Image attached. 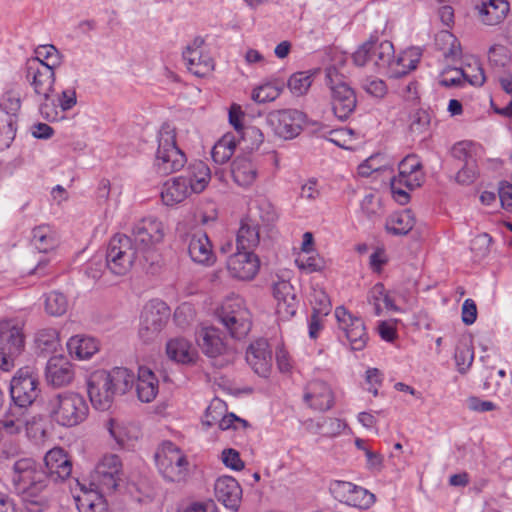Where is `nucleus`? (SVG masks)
Segmentation results:
<instances>
[{"mask_svg": "<svg viewBox=\"0 0 512 512\" xmlns=\"http://www.w3.org/2000/svg\"><path fill=\"white\" fill-rule=\"evenodd\" d=\"M395 51L392 42L384 40L378 42L371 37L368 41L364 42L353 53L352 58L355 65L363 67L372 63L378 69H388L391 77H401L416 68V60L410 61L408 68H398L406 56H398L395 58Z\"/></svg>", "mask_w": 512, "mask_h": 512, "instance_id": "obj_4", "label": "nucleus"}, {"mask_svg": "<svg viewBox=\"0 0 512 512\" xmlns=\"http://www.w3.org/2000/svg\"><path fill=\"white\" fill-rule=\"evenodd\" d=\"M509 9L507 0L483 1L479 7V17L485 25H498L506 18Z\"/></svg>", "mask_w": 512, "mask_h": 512, "instance_id": "obj_32", "label": "nucleus"}, {"mask_svg": "<svg viewBox=\"0 0 512 512\" xmlns=\"http://www.w3.org/2000/svg\"><path fill=\"white\" fill-rule=\"evenodd\" d=\"M32 243L39 252H48L58 244L56 232L49 225H39L32 230Z\"/></svg>", "mask_w": 512, "mask_h": 512, "instance_id": "obj_40", "label": "nucleus"}, {"mask_svg": "<svg viewBox=\"0 0 512 512\" xmlns=\"http://www.w3.org/2000/svg\"><path fill=\"white\" fill-rule=\"evenodd\" d=\"M335 317L338 327L344 335L355 329L356 321H363L360 317L351 314L344 306H339L335 309Z\"/></svg>", "mask_w": 512, "mask_h": 512, "instance_id": "obj_49", "label": "nucleus"}, {"mask_svg": "<svg viewBox=\"0 0 512 512\" xmlns=\"http://www.w3.org/2000/svg\"><path fill=\"white\" fill-rule=\"evenodd\" d=\"M273 295L277 301L276 312L280 319L289 320L296 314L298 300L294 287L288 281H279L273 286Z\"/></svg>", "mask_w": 512, "mask_h": 512, "instance_id": "obj_23", "label": "nucleus"}, {"mask_svg": "<svg viewBox=\"0 0 512 512\" xmlns=\"http://www.w3.org/2000/svg\"><path fill=\"white\" fill-rule=\"evenodd\" d=\"M281 92V88L272 83H266L253 90L252 99L257 103L271 102L278 98Z\"/></svg>", "mask_w": 512, "mask_h": 512, "instance_id": "obj_48", "label": "nucleus"}, {"mask_svg": "<svg viewBox=\"0 0 512 512\" xmlns=\"http://www.w3.org/2000/svg\"><path fill=\"white\" fill-rule=\"evenodd\" d=\"M20 94L9 90L0 99V150L10 147L16 136Z\"/></svg>", "mask_w": 512, "mask_h": 512, "instance_id": "obj_14", "label": "nucleus"}, {"mask_svg": "<svg viewBox=\"0 0 512 512\" xmlns=\"http://www.w3.org/2000/svg\"><path fill=\"white\" fill-rule=\"evenodd\" d=\"M268 348L267 340L258 339L251 343L246 351L247 363L255 373L263 377L268 375L271 368L272 356Z\"/></svg>", "mask_w": 512, "mask_h": 512, "instance_id": "obj_26", "label": "nucleus"}, {"mask_svg": "<svg viewBox=\"0 0 512 512\" xmlns=\"http://www.w3.org/2000/svg\"><path fill=\"white\" fill-rule=\"evenodd\" d=\"M30 418L31 413L9 405L0 419V434L8 436L20 434L29 424Z\"/></svg>", "mask_w": 512, "mask_h": 512, "instance_id": "obj_29", "label": "nucleus"}, {"mask_svg": "<svg viewBox=\"0 0 512 512\" xmlns=\"http://www.w3.org/2000/svg\"><path fill=\"white\" fill-rule=\"evenodd\" d=\"M421 168L422 165L418 157L416 155H408L399 163V173L392 179H396L400 182V185H405L409 190H413L420 187L424 180Z\"/></svg>", "mask_w": 512, "mask_h": 512, "instance_id": "obj_27", "label": "nucleus"}, {"mask_svg": "<svg viewBox=\"0 0 512 512\" xmlns=\"http://www.w3.org/2000/svg\"><path fill=\"white\" fill-rule=\"evenodd\" d=\"M346 426V423L338 418H324L317 423V428L326 437H335L341 434Z\"/></svg>", "mask_w": 512, "mask_h": 512, "instance_id": "obj_52", "label": "nucleus"}, {"mask_svg": "<svg viewBox=\"0 0 512 512\" xmlns=\"http://www.w3.org/2000/svg\"><path fill=\"white\" fill-rule=\"evenodd\" d=\"M355 489V484L347 481H334L330 485V491L333 497L339 502L347 504L351 493Z\"/></svg>", "mask_w": 512, "mask_h": 512, "instance_id": "obj_55", "label": "nucleus"}, {"mask_svg": "<svg viewBox=\"0 0 512 512\" xmlns=\"http://www.w3.org/2000/svg\"><path fill=\"white\" fill-rule=\"evenodd\" d=\"M313 82V74L305 72H296L292 74L288 79V88L292 94L301 96L307 93Z\"/></svg>", "mask_w": 512, "mask_h": 512, "instance_id": "obj_42", "label": "nucleus"}, {"mask_svg": "<svg viewBox=\"0 0 512 512\" xmlns=\"http://www.w3.org/2000/svg\"><path fill=\"white\" fill-rule=\"evenodd\" d=\"M217 317H238L241 328L247 325V319L250 318V312L244 305V300L240 297L227 298L221 307L217 310Z\"/></svg>", "mask_w": 512, "mask_h": 512, "instance_id": "obj_38", "label": "nucleus"}, {"mask_svg": "<svg viewBox=\"0 0 512 512\" xmlns=\"http://www.w3.org/2000/svg\"><path fill=\"white\" fill-rule=\"evenodd\" d=\"M68 308L67 297L58 291H52L45 298V310L51 316H61Z\"/></svg>", "mask_w": 512, "mask_h": 512, "instance_id": "obj_43", "label": "nucleus"}, {"mask_svg": "<svg viewBox=\"0 0 512 512\" xmlns=\"http://www.w3.org/2000/svg\"><path fill=\"white\" fill-rule=\"evenodd\" d=\"M59 340L58 331L54 328L41 329L36 334V343L43 351H54Z\"/></svg>", "mask_w": 512, "mask_h": 512, "instance_id": "obj_47", "label": "nucleus"}, {"mask_svg": "<svg viewBox=\"0 0 512 512\" xmlns=\"http://www.w3.org/2000/svg\"><path fill=\"white\" fill-rule=\"evenodd\" d=\"M39 112L41 116L49 122H55L64 119V112L61 111V108H59L58 104H55V101L51 98V94L48 96V99L43 98V101L39 106Z\"/></svg>", "mask_w": 512, "mask_h": 512, "instance_id": "obj_50", "label": "nucleus"}, {"mask_svg": "<svg viewBox=\"0 0 512 512\" xmlns=\"http://www.w3.org/2000/svg\"><path fill=\"white\" fill-rule=\"evenodd\" d=\"M169 307L161 300L149 301L140 316L139 336L144 342L153 340L165 327L169 318Z\"/></svg>", "mask_w": 512, "mask_h": 512, "instance_id": "obj_15", "label": "nucleus"}, {"mask_svg": "<svg viewBox=\"0 0 512 512\" xmlns=\"http://www.w3.org/2000/svg\"><path fill=\"white\" fill-rule=\"evenodd\" d=\"M158 379L150 368L139 367L136 391L140 401L149 403L158 394Z\"/></svg>", "mask_w": 512, "mask_h": 512, "instance_id": "obj_33", "label": "nucleus"}, {"mask_svg": "<svg viewBox=\"0 0 512 512\" xmlns=\"http://www.w3.org/2000/svg\"><path fill=\"white\" fill-rule=\"evenodd\" d=\"M35 53L36 57L33 59L43 60L44 65H48L52 69L60 64L59 52L53 45L39 46Z\"/></svg>", "mask_w": 512, "mask_h": 512, "instance_id": "obj_54", "label": "nucleus"}, {"mask_svg": "<svg viewBox=\"0 0 512 512\" xmlns=\"http://www.w3.org/2000/svg\"><path fill=\"white\" fill-rule=\"evenodd\" d=\"M347 505L353 506L359 509H368L375 503V495L369 492L367 489L355 485V489L351 493Z\"/></svg>", "mask_w": 512, "mask_h": 512, "instance_id": "obj_46", "label": "nucleus"}, {"mask_svg": "<svg viewBox=\"0 0 512 512\" xmlns=\"http://www.w3.org/2000/svg\"><path fill=\"white\" fill-rule=\"evenodd\" d=\"M11 485L30 512H42L49 506L47 474L43 465L32 457L14 460L10 469Z\"/></svg>", "mask_w": 512, "mask_h": 512, "instance_id": "obj_1", "label": "nucleus"}, {"mask_svg": "<svg viewBox=\"0 0 512 512\" xmlns=\"http://www.w3.org/2000/svg\"><path fill=\"white\" fill-rule=\"evenodd\" d=\"M465 77H467L466 70L448 67L442 72L439 83L444 87L459 86Z\"/></svg>", "mask_w": 512, "mask_h": 512, "instance_id": "obj_53", "label": "nucleus"}, {"mask_svg": "<svg viewBox=\"0 0 512 512\" xmlns=\"http://www.w3.org/2000/svg\"><path fill=\"white\" fill-rule=\"evenodd\" d=\"M210 179L211 173L207 164L200 160L195 161L182 175L173 177L163 184L161 199L166 206H175L192 194L203 192Z\"/></svg>", "mask_w": 512, "mask_h": 512, "instance_id": "obj_3", "label": "nucleus"}, {"mask_svg": "<svg viewBox=\"0 0 512 512\" xmlns=\"http://www.w3.org/2000/svg\"><path fill=\"white\" fill-rule=\"evenodd\" d=\"M47 409L51 419L64 427L82 423L89 414L87 401L75 392H61L52 396L48 400Z\"/></svg>", "mask_w": 512, "mask_h": 512, "instance_id": "obj_6", "label": "nucleus"}, {"mask_svg": "<svg viewBox=\"0 0 512 512\" xmlns=\"http://www.w3.org/2000/svg\"><path fill=\"white\" fill-rule=\"evenodd\" d=\"M9 405L31 413V407L40 397V380L34 368L25 366L17 370L9 386Z\"/></svg>", "mask_w": 512, "mask_h": 512, "instance_id": "obj_9", "label": "nucleus"}, {"mask_svg": "<svg viewBox=\"0 0 512 512\" xmlns=\"http://www.w3.org/2000/svg\"><path fill=\"white\" fill-rule=\"evenodd\" d=\"M166 353L171 360L182 364L192 363L197 357L195 349L184 338H174L168 341Z\"/></svg>", "mask_w": 512, "mask_h": 512, "instance_id": "obj_36", "label": "nucleus"}, {"mask_svg": "<svg viewBox=\"0 0 512 512\" xmlns=\"http://www.w3.org/2000/svg\"><path fill=\"white\" fill-rule=\"evenodd\" d=\"M141 259L143 255L130 236L116 234L110 239L106 251V267L111 273L118 276L125 275L133 265L140 266Z\"/></svg>", "mask_w": 512, "mask_h": 512, "instance_id": "obj_8", "label": "nucleus"}, {"mask_svg": "<svg viewBox=\"0 0 512 512\" xmlns=\"http://www.w3.org/2000/svg\"><path fill=\"white\" fill-rule=\"evenodd\" d=\"M303 400L311 409L325 412L333 407L334 394L326 382L312 380L305 387Z\"/></svg>", "mask_w": 512, "mask_h": 512, "instance_id": "obj_22", "label": "nucleus"}, {"mask_svg": "<svg viewBox=\"0 0 512 512\" xmlns=\"http://www.w3.org/2000/svg\"><path fill=\"white\" fill-rule=\"evenodd\" d=\"M235 148V138L231 135H224L212 148L213 161L217 164L226 163L234 154Z\"/></svg>", "mask_w": 512, "mask_h": 512, "instance_id": "obj_41", "label": "nucleus"}, {"mask_svg": "<svg viewBox=\"0 0 512 512\" xmlns=\"http://www.w3.org/2000/svg\"><path fill=\"white\" fill-rule=\"evenodd\" d=\"M164 236V224L155 217L143 218L132 228L130 237L143 255L140 267L151 273L156 271L159 264V254L155 246L163 241Z\"/></svg>", "mask_w": 512, "mask_h": 512, "instance_id": "obj_5", "label": "nucleus"}, {"mask_svg": "<svg viewBox=\"0 0 512 512\" xmlns=\"http://www.w3.org/2000/svg\"><path fill=\"white\" fill-rule=\"evenodd\" d=\"M43 468L50 487L52 482H63L70 477L72 463L63 448L55 447L45 454Z\"/></svg>", "mask_w": 512, "mask_h": 512, "instance_id": "obj_20", "label": "nucleus"}, {"mask_svg": "<svg viewBox=\"0 0 512 512\" xmlns=\"http://www.w3.org/2000/svg\"><path fill=\"white\" fill-rule=\"evenodd\" d=\"M415 217L410 209L396 211L386 219L385 229L395 236L407 235L415 225Z\"/></svg>", "mask_w": 512, "mask_h": 512, "instance_id": "obj_35", "label": "nucleus"}, {"mask_svg": "<svg viewBox=\"0 0 512 512\" xmlns=\"http://www.w3.org/2000/svg\"><path fill=\"white\" fill-rule=\"evenodd\" d=\"M134 382V373L125 367L94 371L87 381L91 404L97 410L109 409L115 396L125 394L133 387Z\"/></svg>", "mask_w": 512, "mask_h": 512, "instance_id": "obj_2", "label": "nucleus"}, {"mask_svg": "<svg viewBox=\"0 0 512 512\" xmlns=\"http://www.w3.org/2000/svg\"><path fill=\"white\" fill-rule=\"evenodd\" d=\"M215 497L226 508L236 511L242 499V488L232 476H221L214 484Z\"/></svg>", "mask_w": 512, "mask_h": 512, "instance_id": "obj_25", "label": "nucleus"}, {"mask_svg": "<svg viewBox=\"0 0 512 512\" xmlns=\"http://www.w3.org/2000/svg\"><path fill=\"white\" fill-rule=\"evenodd\" d=\"M345 337L350 344L351 350H363L368 342V333L364 321H356L355 329H352Z\"/></svg>", "mask_w": 512, "mask_h": 512, "instance_id": "obj_45", "label": "nucleus"}, {"mask_svg": "<svg viewBox=\"0 0 512 512\" xmlns=\"http://www.w3.org/2000/svg\"><path fill=\"white\" fill-rule=\"evenodd\" d=\"M298 267L307 273L320 271L323 268V261L319 257L309 256L296 260Z\"/></svg>", "mask_w": 512, "mask_h": 512, "instance_id": "obj_63", "label": "nucleus"}, {"mask_svg": "<svg viewBox=\"0 0 512 512\" xmlns=\"http://www.w3.org/2000/svg\"><path fill=\"white\" fill-rule=\"evenodd\" d=\"M25 335L23 327L14 320L0 321V368L9 371L14 360L24 351Z\"/></svg>", "mask_w": 512, "mask_h": 512, "instance_id": "obj_11", "label": "nucleus"}, {"mask_svg": "<svg viewBox=\"0 0 512 512\" xmlns=\"http://www.w3.org/2000/svg\"><path fill=\"white\" fill-rule=\"evenodd\" d=\"M305 119V114L299 110L283 109L271 112L267 120L278 137L289 140L301 133Z\"/></svg>", "mask_w": 512, "mask_h": 512, "instance_id": "obj_16", "label": "nucleus"}, {"mask_svg": "<svg viewBox=\"0 0 512 512\" xmlns=\"http://www.w3.org/2000/svg\"><path fill=\"white\" fill-rule=\"evenodd\" d=\"M473 351L467 346L457 347L454 355L459 373L464 374L473 362Z\"/></svg>", "mask_w": 512, "mask_h": 512, "instance_id": "obj_57", "label": "nucleus"}, {"mask_svg": "<svg viewBox=\"0 0 512 512\" xmlns=\"http://www.w3.org/2000/svg\"><path fill=\"white\" fill-rule=\"evenodd\" d=\"M222 461L226 467L235 471H240L244 468V462L241 460L239 452L232 448L223 450Z\"/></svg>", "mask_w": 512, "mask_h": 512, "instance_id": "obj_61", "label": "nucleus"}, {"mask_svg": "<svg viewBox=\"0 0 512 512\" xmlns=\"http://www.w3.org/2000/svg\"><path fill=\"white\" fill-rule=\"evenodd\" d=\"M260 242L259 223L251 215L246 216L240 222L236 236L237 250L252 251Z\"/></svg>", "mask_w": 512, "mask_h": 512, "instance_id": "obj_30", "label": "nucleus"}, {"mask_svg": "<svg viewBox=\"0 0 512 512\" xmlns=\"http://www.w3.org/2000/svg\"><path fill=\"white\" fill-rule=\"evenodd\" d=\"M260 268V260L252 251L237 250L227 260V270L231 277L250 281L254 279Z\"/></svg>", "mask_w": 512, "mask_h": 512, "instance_id": "obj_19", "label": "nucleus"}, {"mask_svg": "<svg viewBox=\"0 0 512 512\" xmlns=\"http://www.w3.org/2000/svg\"><path fill=\"white\" fill-rule=\"evenodd\" d=\"M187 162L185 153L176 144V132L170 124H163L158 133V147L153 167L166 176L181 170Z\"/></svg>", "mask_w": 512, "mask_h": 512, "instance_id": "obj_7", "label": "nucleus"}, {"mask_svg": "<svg viewBox=\"0 0 512 512\" xmlns=\"http://www.w3.org/2000/svg\"><path fill=\"white\" fill-rule=\"evenodd\" d=\"M77 508H78L79 512H105L106 511V505L101 498L95 497V499H92L91 496H89V495H85V496L79 497L77 499Z\"/></svg>", "mask_w": 512, "mask_h": 512, "instance_id": "obj_56", "label": "nucleus"}, {"mask_svg": "<svg viewBox=\"0 0 512 512\" xmlns=\"http://www.w3.org/2000/svg\"><path fill=\"white\" fill-rule=\"evenodd\" d=\"M232 177L235 183L242 187L251 186L257 178V167L246 158H237L232 163Z\"/></svg>", "mask_w": 512, "mask_h": 512, "instance_id": "obj_37", "label": "nucleus"}, {"mask_svg": "<svg viewBox=\"0 0 512 512\" xmlns=\"http://www.w3.org/2000/svg\"><path fill=\"white\" fill-rule=\"evenodd\" d=\"M67 348L71 356L78 359H88L98 351L95 339L82 335L71 337L67 342Z\"/></svg>", "mask_w": 512, "mask_h": 512, "instance_id": "obj_39", "label": "nucleus"}, {"mask_svg": "<svg viewBox=\"0 0 512 512\" xmlns=\"http://www.w3.org/2000/svg\"><path fill=\"white\" fill-rule=\"evenodd\" d=\"M158 471L169 482H182L188 476L189 462L185 453L173 442L164 441L155 453Z\"/></svg>", "mask_w": 512, "mask_h": 512, "instance_id": "obj_10", "label": "nucleus"}, {"mask_svg": "<svg viewBox=\"0 0 512 512\" xmlns=\"http://www.w3.org/2000/svg\"><path fill=\"white\" fill-rule=\"evenodd\" d=\"M244 113L241 107L237 104H232L229 109V122L235 128V130L241 134L242 140L252 139L251 146H247L250 149H257L264 140L263 133L260 129L254 126L244 127L242 124V118Z\"/></svg>", "mask_w": 512, "mask_h": 512, "instance_id": "obj_31", "label": "nucleus"}, {"mask_svg": "<svg viewBox=\"0 0 512 512\" xmlns=\"http://www.w3.org/2000/svg\"><path fill=\"white\" fill-rule=\"evenodd\" d=\"M362 88L370 95L382 98L387 93L386 83L381 79H365L362 83Z\"/></svg>", "mask_w": 512, "mask_h": 512, "instance_id": "obj_60", "label": "nucleus"}, {"mask_svg": "<svg viewBox=\"0 0 512 512\" xmlns=\"http://www.w3.org/2000/svg\"><path fill=\"white\" fill-rule=\"evenodd\" d=\"M196 341L201 351L216 367L222 368L232 363L235 352L224 342L221 332L215 327H203L196 334Z\"/></svg>", "mask_w": 512, "mask_h": 512, "instance_id": "obj_12", "label": "nucleus"}, {"mask_svg": "<svg viewBox=\"0 0 512 512\" xmlns=\"http://www.w3.org/2000/svg\"><path fill=\"white\" fill-rule=\"evenodd\" d=\"M385 292L386 289L382 283H376L368 292L367 301L373 306L376 316L382 313L381 303L383 302Z\"/></svg>", "mask_w": 512, "mask_h": 512, "instance_id": "obj_58", "label": "nucleus"}, {"mask_svg": "<svg viewBox=\"0 0 512 512\" xmlns=\"http://www.w3.org/2000/svg\"><path fill=\"white\" fill-rule=\"evenodd\" d=\"M108 430L120 449L130 450L139 438V430L132 425H126L111 419Z\"/></svg>", "mask_w": 512, "mask_h": 512, "instance_id": "obj_34", "label": "nucleus"}, {"mask_svg": "<svg viewBox=\"0 0 512 512\" xmlns=\"http://www.w3.org/2000/svg\"><path fill=\"white\" fill-rule=\"evenodd\" d=\"M204 40L197 37L182 53L187 69L197 77H205L214 69V61L202 51Z\"/></svg>", "mask_w": 512, "mask_h": 512, "instance_id": "obj_21", "label": "nucleus"}, {"mask_svg": "<svg viewBox=\"0 0 512 512\" xmlns=\"http://www.w3.org/2000/svg\"><path fill=\"white\" fill-rule=\"evenodd\" d=\"M326 84L330 88L331 106L334 115L344 121L354 112L357 99L354 90L338 79L336 68L326 70Z\"/></svg>", "mask_w": 512, "mask_h": 512, "instance_id": "obj_13", "label": "nucleus"}, {"mask_svg": "<svg viewBox=\"0 0 512 512\" xmlns=\"http://www.w3.org/2000/svg\"><path fill=\"white\" fill-rule=\"evenodd\" d=\"M74 371L72 365L63 357H52L46 365V379L54 387H63L72 382Z\"/></svg>", "mask_w": 512, "mask_h": 512, "instance_id": "obj_28", "label": "nucleus"}, {"mask_svg": "<svg viewBox=\"0 0 512 512\" xmlns=\"http://www.w3.org/2000/svg\"><path fill=\"white\" fill-rule=\"evenodd\" d=\"M451 156L463 164L475 162L471 152V143L468 141L456 143L451 149Z\"/></svg>", "mask_w": 512, "mask_h": 512, "instance_id": "obj_59", "label": "nucleus"}, {"mask_svg": "<svg viewBox=\"0 0 512 512\" xmlns=\"http://www.w3.org/2000/svg\"><path fill=\"white\" fill-rule=\"evenodd\" d=\"M476 171L474 162L463 164L456 174V181L460 184H470L475 180Z\"/></svg>", "mask_w": 512, "mask_h": 512, "instance_id": "obj_64", "label": "nucleus"}, {"mask_svg": "<svg viewBox=\"0 0 512 512\" xmlns=\"http://www.w3.org/2000/svg\"><path fill=\"white\" fill-rule=\"evenodd\" d=\"M122 463L120 458L115 454L105 455L95 467L92 474L93 484L101 493H113L120 480Z\"/></svg>", "mask_w": 512, "mask_h": 512, "instance_id": "obj_17", "label": "nucleus"}, {"mask_svg": "<svg viewBox=\"0 0 512 512\" xmlns=\"http://www.w3.org/2000/svg\"><path fill=\"white\" fill-rule=\"evenodd\" d=\"M26 79L32 86L34 93L44 99L53 92L55 73L43 60L29 59L26 63Z\"/></svg>", "mask_w": 512, "mask_h": 512, "instance_id": "obj_18", "label": "nucleus"}, {"mask_svg": "<svg viewBox=\"0 0 512 512\" xmlns=\"http://www.w3.org/2000/svg\"><path fill=\"white\" fill-rule=\"evenodd\" d=\"M220 323L228 330L231 337L241 339L248 334L251 329V320L247 319V325L245 328H241L240 323L238 322V317H222L218 318Z\"/></svg>", "mask_w": 512, "mask_h": 512, "instance_id": "obj_51", "label": "nucleus"}, {"mask_svg": "<svg viewBox=\"0 0 512 512\" xmlns=\"http://www.w3.org/2000/svg\"><path fill=\"white\" fill-rule=\"evenodd\" d=\"M57 102L62 112L71 110L77 103L76 91L74 88H67L57 96Z\"/></svg>", "mask_w": 512, "mask_h": 512, "instance_id": "obj_62", "label": "nucleus"}, {"mask_svg": "<svg viewBox=\"0 0 512 512\" xmlns=\"http://www.w3.org/2000/svg\"><path fill=\"white\" fill-rule=\"evenodd\" d=\"M188 253L192 261L205 266H212L216 262V255L212 243L205 232L196 231L189 235Z\"/></svg>", "mask_w": 512, "mask_h": 512, "instance_id": "obj_24", "label": "nucleus"}, {"mask_svg": "<svg viewBox=\"0 0 512 512\" xmlns=\"http://www.w3.org/2000/svg\"><path fill=\"white\" fill-rule=\"evenodd\" d=\"M431 116L427 110L417 109L410 114L409 130L416 135L428 132Z\"/></svg>", "mask_w": 512, "mask_h": 512, "instance_id": "obj_44", "label": "nucleus"}]
</instances>
